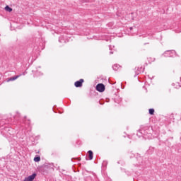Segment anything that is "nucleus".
<instances>
[{"label": "nucleus", "instance_id": "f257e3e1", "mask_svg": "<svg viewBox=\"0 0 181 181\" xmlns=\"http://www.w3.org/2000/svg\"><path fill=\"white\" fill-rule=\"evenodd\" d=\"M96 90L99 91V93H104V91H105V86L103 83H98L96 86Z\"/></svg>", "mask_w": 181, "mask_h": 181}, {"label": "nucleus", "instance_id": "f03ea898", "mask_svg": "<svg viewBox=\"0 0 181 181\" xmlns=\"http://www.w3.org/2000/svg\"><path fill=\"white\" fill-rule=\"evenodd\" d=\"M176 54V52L175 51H167L164 53V56L165 57H173Z\"/></svg>", "mask_w": 181, "mask_h": 181}, {"label": "nucleus", "instance_id": "7ed1b4c3", "mask_svg": "<svg viewBox=\"0 0 181 181\" xmlns=\"http://www.w3.org/2000/svg\"><path fill=\"white\" fill-rule=\"evenodd\" d=\"M36 177V174L33 173V175L25 177L23 181H33Z\"/></svg>", "mask_w": 181, "mask_h": 181}, {"label": "nucleus", "instance_id": "20e7f679", "mask_svg": "<svg viewBox=\"0 0 181 181\" xmlns=\"http://www.w3.org/2000/svg\"><path fill=\"white\" fill-rule=\"evenodd\" d=\"M83 83H84V79H80L78 81H76L74 83L75 87H82Z\"/></svg>", "mask_w": 181, "mask_h": 181}, {"label": "nucleus", "instance_id": "39448f33", "mask_svg": "<svg viewBox=\"0 0 181 181\" xmlns=\"http://www.w3.org/2000/svg\"><path fill=\"white\" fill-rule=\"evenodd\" d=\"M21 76V75H18L13 78H10L7 81H15V80H17V78H19V76Z\"/></svg>", "mask_w": 181, "mask_h": 181}, {"label": "nucleus", "instance_id": "423d86ee", "mask_svg": "<svg viewBox=\"0 0 181 181\" xmlns=\"http://www.w3.org/2000/svg\"><path fill=\"white\" fill-rule=\"evenodd\" d=\"M88 153L89 154V160H92V159L93 158V151L91 150H90L88 151Z\"/></svg>", "mask_w": 181, "mask_h": 181}, {"label": "nucleus", "instance_id": "0eeeda50", "mask_svg": "<svg viewBox=\"0 0 181 181\" xmlns=\"http://www.w3.org/2000/svg\"><path fill=\"white\" fill-rule=\"evenodd\" d=\"M5 9L7 12H12V8L11 7H9V6H6L5 7Z\"/></svg>", "mask_w": 181, "mask_h": 181}, {"label": "nucleus", "instance_id": "6e6552de", "mask_svg": "<svg viewBox=\"0 0 181 181\" xmlns=\"http://www.w3.org/2000/svg\"><path fill=\"white\" fill-rule=\"evenodd\" d=\"M112 69H113V70L117 71V70H118V69H119V66L117 64H115L112 66Z\"/></svg>", "mask_w": 181, "mask_h": 181}, {"label": "nucleus", "instance_id": "1a4fd4ad", "mask_svg": "<svg viewBox=\"0 0 181 181\" xmlns=\"http://www.w3.org/2000/svg\"><path fill=\"white\" fill-rule=\"evenodd\" d=\"M153 112H155V110L153 109H149V114L151 115H153Z\"/></svg>", "mask_w": 181, "mask_h": 181}, {"label": "nucleus", "instance_id": "9d476101", "mask_svg": "<svg viewBox=\"0 0 181 181\" xmlns=\"http://www.w3.org/2000/svg\"><path fill=\"white\" fill-rule=\"evenodd\" d=\"M35 162H40V157H35L34 158Z\"/></svg>", "mask_w": 181, "mask_h": 181}, {"label": "nucleus", "instance_id": "9b49d317", "mask_svg": "<svg viewBox=\"0 0 181 181\" xmlns=\"http://www.w3.org/2000/svg\"><path fill=\"white\" fill-rule=\"evenodd\" d=\"M110 54H112V52H110Z\"/></svg>", "mask_w": 181, "mask_h": 181}, {"label": "nucleus", "instance_id": "f8f14e48", "mask_svg": "<svg viewBox=\"0 0 181 181\" xmlns=\"http://www.w3.org/2000/svg\"><path fill=\"white\" fill-rule=\"evenodd\" d=\"M23 76H25V73H23Z\"/></svg>", "mask_w": 181, "mask_h": 181}]
</instances>
